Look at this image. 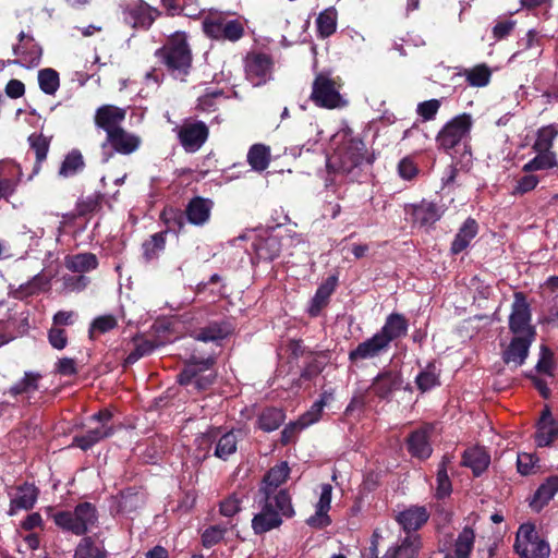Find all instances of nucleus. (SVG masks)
Masks as SVG:
<instances>
[{
    "label": "nucleus",
    "instance_id": "f257e3e1",
    "mask_svg": "<svg viewBox=\"0 0 558 558\" xmlns=\"http://www.w3.org/2000/svg\"><path fill=\"white\" fill-rule=\"evenodd\" d=\"M375 154L369 151L360 137H345L328 159L329 172L341 174L351 182H362L367 179Z\"/></svg>",
    "mask_w": 558,
    "mask_h": 558
},
{
    "label": "nucleus",
    "instance_id": "f03ea898",
    "mask_svg": "<svg viewBox=\"0 0 558 558\" xmlns=\"http://www.w3.org/2000/svg\"><path fill=\"white\" fill-rule=\"evenodd\" d=\"M258 505L260 511L252 519V529L257 535L279 527L281 517L290 519L295 514L288 489H279L275 496H260Z\"/></svg>",
    "mask_w": 558,
    "mask_h": 558
},
{
    "label": "nucleus",
    "instance_id": "7ed1b4c3",
    "mask_svg": "<svg viewBox=\"0 0 558 558\" xmlns=\"http://www.w3.org/2000/svg\"><path fill=\"white\" fill-rule=\"evenodd\" d=\"M155 57L172 76H186L193 62L187 35L184 32L173 33L167 38L163 46L155 51Z\"/></svg>",
    "mask_w": 558,
    "mask_h": 558
},
{
    "label": "nucleus",
    "instance_id": "20e7f679",
    "mask_svg": "<svg viewBox=\"0 0 558 558\" xmlns=\"http://www.w3.org/2000/svg\"><path fill=\"white\" fill-rule=\"evenodd\" d=\"M52 520L63 532L85 537L89 531L98 527L99 513L94 504L83 501L78 502L73 511H57L52 514Z\"/></svg>",
    "mask_w": 558,
    "mask_h": 558
},
{
    "label": "nucleus",
    "instance_id": "39448f33",
    "mask_svg": "<svg viewBox=\"0 0 558 558\" xmlns=\"http://www.w3.org/2000/svg\"><path fill=\"white\" fill-rule=\"evenodd\" d=\"M473 119L470 113H461L449 120L437 133L436 145L438 149L446 154L457 151L459 146H463V153L471 156V130Z\"/></svg>",
    "mask_w": 558,
    "mask_h": 558
},
{
    "label": "nucleus",
    "instance_id": "423d86ee",
    "mask_svg": "<svg viewBox=\"0 0 558 558\" xmlns=\"http://www.w3.org/2000/svg\"><path fill=\"white\" fill-rule=\"evenodd\" d=\"M215 364L216 359L213 356L199 359L192 355L184 363L182 371L177 375V381L181 386L193 385L199 391L206 390L215 383Z\"/></svg>",
    "mask_w": 558,
    "mask_h": 558
},
{
    "label": "nucleus",
    "instance_id": "0eeeda50",
    "mask_svg": "<svg viewBox=\"0 0 558 558\" xmlns=\"http://www.w3.org/2000/svg\"><path fill=\"white\" fill-rule=\"evenodd\" d=\"M341 86L339 77L333 78L330 73L320 72L316 74L313 81L310 99L319 108L336 109L343 107L347 102L340 94Z\"/></svg>",
    "mask_w": 558,
    "mask_h": 558
},
{
    "label": "nucleus",
    "instance_id": "6e6552de",
    "mask_svg": "<svg viewBox=\"0 0 558 558\" xmlns=\"http://www.w3.org/2000/svg\"><path fill=\"white\" fill-rule=\"evenodd\" d=\"M123 23L135 31L147 32L161 11L144 0L124 1L120 4Z\"/></svg>",
    "mask_w": 558,
    "mask_h": 558
},
{
    "label": "nucleus",
    "instance_id": "1a4fd4ad",
    "mask_svg": "<svg viewBox=\"0 0 558 558\" xmlns=\"http://www.w3.org/2000/svg\"><path fill=\"white\" fill-rule=\"evenodd\" d=\"M514 549L521 558H548L550 554L549 544L539 537L531 523H524L519 527Z\"/></svg>",
    "mask_w": 558,
    "mask_h": 558
},
{
    "label": "nucleus",
    "instance_id": "9d476101",
    "mask_svg": "<svg viewBox=\"0 0 558 558\" xmlns=\"http://www.w3.org/2000/svg\"><path fill=\"white\" fill-rule=\"evenodd\" d=\"M141 143L140 136L125 131L123 128L114 130L106 135L101 143V162H109L114 154L131 155L140 148Z\"/></svg>",
    "mask_w": 558,
    "mask_h": 558
},
{
    "label": "nucleus",
    "instance_id": "9b49d317",
    "mask_svg": "<svg viewBox=\"0 0 558 558\" xmlns=\"http://www.w3.org/2000/svg\"><path fill=\"white\" fill-rule=\"evenodd\" d=\"M205 34L216 40L238 41L244 36V26L239 20H228L221 14H210L203 22Z\"/></svg>",
    "mask_w": 558,
    "mask_h": 558
},
{
    "label": "nucleus",
    "instance_id": "f8f14e48",
    "mask_svg": "<svg viewBox=\"0 0 558 558\" xmlns=\"http://www.w3.org/2000/svg\"><path fill=\"white\" fill-rule=\"evenodd\" d=\"M175 132L180 145L189 154L198 151L209 137V128L201 120L187 119Z\"/></svg>",
    "mask_w": 558,
    "mask_h": 558
},
{
    "label": "nucleus",
    "instance_id": "ddd939ff",
    "mask_svg": "<svg viewBox=\"0 0 558 558\" xmlns=\"http://www.w3.org/2000/svg\"><path fill=\"white\" fill-rule=\"evenodd\" d=\"M531 310L523 292L514 293L512 311L509 316V329L513 336L536 338L535 327L531 325Z\"/></svg>",
    "mask_w": 558,
    "mask_h": 558
},
{
    "label": "nucleus",
    "instance_id": "4468645a",
    "mask_svg": "<svg viewBox=\"0 0 558 558\" xmlns=\"http://www.w3.org/2000/svg\"><path fill=\"white\" fill-rule=\"evenodd\" d=\"M274 62L269 54L252 52L245 58V75L253 86H262L271 78Z\"/></svg>",
    "mask_w": 558,
    "mask_h": 558
},
{
    "label": "nucleus",
    "instance_id": "2eb2a0df",
    "mask_svg": "<svg viewBox=\"0 0 558 558\" xmlns=\"http://www.w3.org/2000/svg\"><path fill=\"white\" fill-rule=\"evenodd\" d=\"M402 373L393 368H384L373 379L367 391H372L380 400H390L393 393L402 388Z\"/></svg>",
    "mask_w": 558,
    "mask_h": 558
},
{
    "label": "nucleus",
    "instance_id": "dca6fc26",
    "mask_svg": "<svg viewBox=\"0 0 558 558\" xmlns=\"http://www.w3.org/2000/svg\"><path fill=\"white\" fill-rule=\"evenodd\" d=\"M19 44L13 47V53L19 57L11 61L14 64H20L25 68L37 66L40 62L43 49L35 41L32 35L21 32L17 36Z\"/></svg>",
    "mask_w": 558,
    "mask_h": 558
},
{
    "label": "nucleus",
    "instance_id": "f3484780",
    "mask_svg": "<svg viewBox=\"0 0 558 558\" xmlns=\"http://www.w3.org/2000/svg\"><path fill=\"white\" fill-rule=\"evenodd\" d=\"M203 439L210 445L216 442L214 456L223 461L238 449L239 437L233 429L220 435V428H211L203 435Z\"/></svg>",
    "mask_w": 558,
    "mask_h": 558
},
{
    "label": "nucleus",
    "instance_id": "a211bd4d",
    "mask_svg": "<svg viewBox=\"0 0 558 558\" xmlns=\"http://www.w3.org/2000/svg\"><path fill=\"white\" fill-rule=\"evenodd\" d=\"M432 426L425 425L412 430L407 439L405 446L411 457L418 460H427L433 453L430 444Z\"/></svg>",
    "mask_w": 558,
    "mask_h": 558
},
{
    "label": "nucleus",
    "instance_id": "6ab92c4d",
    "mask_svg": "<svg viewBox=\"0 0 558 558\" xmlns=\"http://www.w3.org/2000/svg\"><path fill=\"white\" fill-rule=\"evenodd\" d=\"M389 349L388 344L378 332H376L371 338L360 342L355 349L351 350L348 360L352 364H357L361 361L378 357L388 352Z\"/></svg>",
    "mask_w": 558,
    "mask_h": 558
},
{
    "label": "nucleus",
    "instance_id": "aec40b11",
    "mask_svg": "<svg viewBox=\"0 0 558 558\" xmlns=\"http://www.w3.org/2000/svg\"><path fill=\"white\" fill-rule=\"evenodd\" d=\"M214 201L203 196L192 197L185 208L186 221L195 227H204L210 221Z\"/></svg>",
    "mask_w": 558,
    "mask_h": 558
},
{
    "label": "nucleus",
    "instance_id": "412c9836",
    "mask_svg": "<svg viewBox=\"0 0 558 558\" xmlns=\"http://www.w3.org/2000/svg\"><path fill=\"white\" fill-rule=\"evenodd\" d=\"M126 116V111L123 108L113 105H102L97 108L94 117L95 125L106 132L109 135L110 132L119 130L120 125Z\"/></svg>",
    "mask_w": 558,
    "mask_h": 558
},
{
    "label": "nucleus",
    "instance_id": "4be33fe9",
    "mask_svg": "<svg viewBox=\"0 0 558 558\" xmlns=\"http://www.w3.org/2000/svg\"><path fill=\"white\" fill-rule=\"evenodd\" d=\"M414 223L421 227H430L435 225L444 215V209L435 202L422 199L417 204L410 205L407 210Z\"/></svg>",
    "mask_w": 558,
    "mask_h": 558
},
{
    "label": "nucleus",
    "instance_id": "5701e85b",
    "mask_svg": "<svg viewBox=\"0 0 558 558\" xmlns=\"http://www.w3.org/2000/svg\"><path fill=\"white\" fill-rule=\"evenodd\" d=\"M408 330V318L401 313L393 312L386 317L383 327L377 332L390 348L391 342L404 338Z\"/></svg>",
    "mask_w": 558,
    "mask_h": 558
},
{
    "label": "nucleus",
    "instance_id": "b1692460",
    "mask_svg": "<svg viewBox=\"0 0 558 558\" xmlns=\"http://www.w3.org/2000/svg\"><path fill=\"white\" fill-rule=\"evenodd\" d=\"M332 486L330 484H323L319 499L316 504V511L313 515L306 519V524L313 529L322 530L331 524V519L328 514L331 505Z\"/></svg>",
    "mask_w": 558,
    "mask_h": 558
},
{
    "label": "nucleus",
    "instance_id": "393cba45",
    "mask_svg": "<svg viewBox=\"0 0 558 558\" xmlns=\"http://www.w3.org/2000/svg\"><path fill=\"white\" fill-rule=\"evenodd\" d=\"M534 340L535 338L525 336H513L509 345L502 352V361L507 365L512 363L515 368L523 365Z\"/></svg>",
    "mask_w": 558,
    "mask_h": 558
},
{
    "label": "nucleus",
    "instance_id": "a878e982",
    "mask_svg": "<svg viewBox=\"0 0 558 558\" xmlns=\"http://www.w3.org/2000/svg\"><path fill=\"white\" fill-rule=\"evenodd\" d=\"M428 519L429 512L425 506H411L396 515V521L408 535L420 530Z\"/></svg>",
    "mask_w": 558,
    "mask_h": 558
},
{
    "label": "nucleus",
    "instance_id": "bb28decb",
    "mask_svg": "<svg viewBox=\"0 0 558 558\" xmlns=\"http://www.w3.org/2000/svg\"><path fill=\"white\" fill-rule=\"evenodd\" d=\"M39 496V489L34 483L24 482L16 486L15 497L10 501L9 514L13 515L17 510H31Z\"/></svg>",
    "mask_w": 558,
    "mask_h": 558
},
{
    "label": "nucleus",
    "instance_id": "cd10ccee",
    "mask_svg": "<svg viewBox=\"0 0 558 558\" xmlns=\"http://www.w3.org/2000/svg\"><path fill=\"white\" fill-rule=\"evenodd\" d=\"M290 474V468L288 462H281L277 464L264 475L263 486L258 493L260 496H275L279 490L278 487L283 484Z\"/></svg>",
    "mask_w": 558,
    "mask_h": 558
},
{
    "label": "nucleus",
    "instance_id": "c85d7f7f",
    "mask_svg": "<svg viewBox=\"0 0 558 558\" xmlns=\"http://www.w3.org/2000/svg\"><path fill=\"white\" fill-rule=\"evenodd\" d=\"M461 464L470 468L473 476L480 477L490 464V454L484 447H471L464 450Z\"/></svg>",
    "mask_w": 558,
    "mask_h": 558
},
{
    "label": "nucleus",
    "instance_id": "c756f323",
    "mask_svg": "<svg viewBox=\"0 0 558 558\" xmlns=\"http://www.w3.org/2000/svg\"><path fill=\"white\" fill-rule=\"evenodd\" d=\"M338 284L337 276H329L324 280L317 288L315 295L311 300V305L308 307V315L311 317H317L322 310L326 307L329 303V299L331 294L335 292Z\"/></svg>",
    "mask_w": 558,
    "mask_h": 558
},
{
    "label": "nucleus",
    "instance_id": "7c9ffc66",
    "mask_svg": "<svg viewBox=\"0 0 558 558\" xmlns=\"http://www.w3.org/2000/svg\"><path fill=\"white\" fill-rule=\"evenodd\" d=\"M558 493V475H551L542 483L532 499L530 500V507L532 510L539 512L554 496Z\"/></svg>",
    "mask_w": 558,
    "mask_h": 558
},
{
    "label": "nucleus",
    "instance_id": "2f4dec72",
    "mask_svg": "<svg viewBox=\"0 0 558 558\" xmlns=\"http://www.w3.org/2000/svg\"><path fill=\"white\" fill-rule=\"evenodd\" d=\"M231 332L232 326L229 322H210L208 325L195 330L193 338L203 342L219 341L226 339Z\"/></svg>",
    "mask_w": 558,
    "mask_h": 558
},
{
    "label": "nucleus",
    "instance_id": "473e14b6",
    "mask_svg": "<svg viewBox=\"0 0 558 558\" xmlns=\"http://www.w3.org/2000/svg\"><path fill=\"white\" fill-rule=\"evenodd\" d=\"M478 233V223L472 217H469L458 230L453 241L451 242L450 252L452 255H458L463 252L471 243V241Z\"/></svg>",
    "mask_w": 558,
    "mask_h": 558
},
{
    "label": "nucleus",
    "instance_id": "72a5a7b5",
    "mask_svg": "<svg viewBox=\"0 0 558 558\" xmlns=\"http://www.w3.org/2000/svg\"><path fill=\"white\" fill-rule=\"evenodd\" d=\"M114 434L112 426H98L87 430L84 435H75L70 447H77L83 451L89 450L93 446L109 438Z\"/></svg>",
    "mask_w": 558,
    "mask_h": 558
},
{
    "label": "nucleus",
    "instance_id": "f704fd0d",
    "mask_svg": "<svg viewBox=\"0 0 558 558\" xmlns=\"http://www.w3.org/2000/svg\"><path fill=\"white\" fill-rule=\"evenodd\" d=\"M422 547L420 535H407L400 545L390 547L384 558H416Z\"/></svg>",
    "mask_w": 558,
    "mask_h": 558
},
{
    "label": "nucleus",
    "instance_id": "c9c22d12",
    "mask_svg": "<svg viewBox=\"0 0 558 558\" xmlns=\"http://www.w3.org/2000/svg\"><path fill=\"white\" fill-rule=\"evenodd\" d=\"M86 167L85 159L80 149L73 148L62 160L58 170V175L63 179L73 178L84 171Z\"/></svg>",
    "mask_w": 558,
    "mask_h": 558
},
{
    "label": "nucleus",
    "instance_id": "e433bc0d",
    "mask_svg": "<svg viewBox=\"0 0 558 558\" xmlns=\"http://www.w3.org/2000/svg\"><path fill=\"white\" fill-rule=\"evenodd\" d=\"M64 265L72 272L85 274L95 270L99 262L94 253L85 252L66 256Z\"/></svg>",
    "mask_w": 558,
    "mask_h": 558
},
{
    "label": "nucleus",
    "instance_id": "4c0bfd02",
    "mask_svg": "<svg viewBox=\"0 0 558 558\" xmlns=\"http://www.w3.org/2000/svg\"><path fill=\"white\" fill-rule=\"evenodd\" d=\"M286 420V413L282 409L267 407L257 416V427L265 433L278 429Z\"/></svg>",
    "mask_w": 558,
    "mask_h": 558
},
{
    "label": "nucleus",
    "instance_id": "58836bf2",
    "mask_svg": "<svg viewBox=\"0 0 558 558\" xmlns=\"http://www.w3.org/2000/svg\"><path fill=\"white\" fill-rule=\"evenodd\" d=\"M253 245L256 257L264 262H272L281 252V242L275 235L257 239Z\"/></svg>",
    "mask_w": 558,
    "mask_h": 558
},
{
    "label": "nucleus",
    "instance_id": "ea45409f",
    "mask_svg": "<svg viewBox=\"0 0 558 558\" xmlns=\"http://www.w3.org/2000/svg\"><path fill=\"white\" fill-rule=\"evenodd\" d=\"M160 221H162L166 226V230L168 232H173L175 234L181 233L185 228V214L184 210L180 208L166 206L159 215Z\"/></svg>",
    "mask_w": 558,
    "mask_h": 558
},
{
    "label": "nucleus",
    "instance_id": "a19ab883",
    "mask_svg": "<svg viewBox=\"0 0 558 558\" xmlns=\"http://www.w3.org/2000/svg\"><path fill=\"white\" fill-rule=\"evenodd\" d=\"M414 381L422 393L440 386V373L437 369L435 362L427 363L425 368L416 375Z\"/></svg>",
    "mask_w": 558,
    "mask_h": 558
},
{
    "label": "nucleus",
    "instance_id": "79ce46f5",
    "mask_svg": "<svg viewBox=\"0 0 558 558\" xmlns=\"http://www.w3.org/2000/svg\"><path fill=\"white\" fill-rule=\"evenodd\" d=\"M43 378L40 373L25 372L21 380L12 385L8 392L16 398L21 395H31L39 389V380Z\"/></svg>",
    "mask_w": 558,
    "mask_h": 558
},
{
    "label": "nucleus",
    "instance_id": "37998d69",
    "mask_svg": "<svg viewBox=\"0 0 558 558\" xmlns=\"http://www.w3.org/2000/svg\"><path fill=\"white\" fill-rule=\"evenodd\" d=\"M168 230L157 232L142 244L143 258L148 263L159 257L166 248V236Z\"/></svg>",
    "mask_w": 558,
    "mask_h": 558
},
{
    "label": "nucleus",
    "instance_id": "c03bdc74",
    "mask_svg": "<svg viewBox=\"0 0 558 558\" xmlns=\"http://www.w3.org/2000/svg\"><path fill=\"white\" fill-rule=\"evenodd\" d=\"M337 10L330 7L322 11L316 19L317 34L320 38H328L337 29Z\"/></svg>",
    "mask_w": 558,
    "mask_h": 558
},
{
    "label": "nucleus",
    "instance_id": "a18cd8bd",
    "mask_svg": "<svg viewBox=\"0 0 558 558\" xmlns=\"http://www.w3.org/2000/svg\"><path fill=\"white\" fill-rule=\"evenodd\" d=\"M450 463V459L448 456H444L440 463L438 464L437 476H436V493L435 497L437 499H445L449 497L452 492V484L448 475V464Z\"/></svg>",
    "mask_w": 558,
    "mask_h": 558
},
{
    "label": "nucleus",
    "instance_id": "49530a36",
    "mask_svg": "<svg viewBox=\"0 0 558 558\" xmlns=\"http://www.w3.org/2000/svg\"><path fill=\"white\" fill-rule=\"evenodd\" d=\"M247 162L253 170L262 172L270 162V149L263 144H254L247 153Z\"/></svg>",
    "mask_w": 558,
    "mask_h": 558
},
{
    "label": "nucleus",
    "instance_id": "de8ad7c7",
    "mask_svg": "<svg viewBox=\"0 0 558 558\" xmlns=\"http://www.w3.org/2000/svg\"><path fill=\"white\" fill-rule=\"evenodd\" d=\"M107 556L104 547L96 545L93 537L85 536L77 544L73 558H107Z\"/></svg>",
    "mask_w": 558,
    "mask_h": 558
},
{
    "label": "nucleus",
    "instance_id": "09e8293b",
    "mask_svg": "<svg viewBox=\"0 0 558 558\" xmlns=\"http://www.w3.org/2000/svg\"><path fill=\"white\" fill-rule=\"evenodd\" d=\"M475 533L473 529L465 526L454 542V557L470 558L474 547Z\"/></svg>",
    "mask_w": 558,
    "mask_h": 558
},
{
    "label": "nucleus",
    "instance_id": "8fccbe9b",
    "mask_svg": "<svg viewBox=\"0 0 558 558\" xmlns=\"http://www.w3.org/2000/svg\"><path fill=\"white\" fill-rule=\"evenodd\" d=\"M537 155L522 167L525 173L548 170L557 166L556 154L554 151H536Z\"/></svg>",
    "mask_w": 558,
    "mask_h": 558
},
{
    "label": "nucleus",
    "instance_id": "3c124183",
    "mask_svg": "<svg viewBox=\"0 0 558 558\" xmlns=\"http://www.w3.org/2000/svg\"><path fill=\"white\" fill-rule=\"evenodd\" d=\"M558 135V125L549 124L538 129L536 140L532 146L534 151H551L555 138Z\"/></svg>",
    "mask_w": 558,
    "mask_h": 558
},
{
    "label": "nucleus",
    "instance_id": "603ef678",
    "mask_svg": "<svg viewBox=\"0 0 558 558\" xmlns=\"http://www.w3.org/2000/svg\"><path fill=\"white\" fill-rule=\"evenodd\" d=\"M28 141H29L31 148L35 151V156H36V161H35L33 171H34V173H38V171L40 170L41 163L47 158V155L49 151V146H50V141L43 134H35V133L28 137Z\"/></svg>",
    "mask_w": 558,
    "mask_h": 558
},
{
    "label": "nucleus",
    "instance_id": "864d4df0",
    "mask_svg": "<svg viewBox=\"0 0 558 558\" xmlns=\"http://www.w3.org/2000/svg\"><path fill=\"white\" fill-rule=\"evenodd\" d=\"M464 76L470 86L484 87L489 83L492 72L487 64L482 63L464 70Z\"/></svg>",
    "mask_w": 558,
    "mask_h": 558
},
{
    "label": "nucleus",
    "instance_id": "5fc2aeb1",
    "mask_svg": "<svg viewBox=\"0 0 558 558\" xmlns=\"http://www.w3.org/2000/svg\"><path fill=\"white\" fill-rule=\"evenodd\" d=\"M38 84L47 95H54L60 86L59 73L51 68L41 69L38 72Z\"/></svg>",
    "mask_w": 558,
    "mask_h": 558
},
{
    "label": "nucleus",
    "instance_id": "6e6d98bb",
    "mask_svg": "<svg viewBox=\"0 0 558 558\" xmlns=\"http://www.w3.org/2000/svg\"><path fill=\"white\" fill-rule=\"evenodd\" d=\"M327 361L328 360L324 359V356L311 357L301 371L300 378L296 384L301 385V381H311L316 378L325 369Z\"/></svg>",
    "mask_w": 558,
    "mask_h": 558
},
{
    "label": "nucleus",
    "instance_id": "4d7b16f0",
    "mask_svg": "<svg viewBox=\"0 0 558 558\" xmlns=\"http://www.w3.org/2000/svg\"><path fill=\"white\" fill-rule=\"evenodd\" d=\"M558 439V422H550L548 424L537 425L535 433V441L538 447L550 446Z\"/></svg>",
    "mask_w": 558,
    "mask_h": 558
},
{
    "label": "nucleus",
    "instance_id": "13d9d810",
    "mask_svg": "<svg viewBox=\"0 0 558 558\" xmlns=\"http://www.w3.org/2000/svg\"><path fill=\"white\" fill-rule=\"evenodd\" d=\"M118 326L116 316L108 314L97 316L89 326L88 336L89 339H95L96 333H106Z\"/></svg>",
    "mask_w": 558,
    "mask_h": 558
},
{
    "label": "nucleus",
    "instance_id": "bf43d9fd",
    "mask_svg": "<svg viewBox=\"0 0 558 558\" xmlns=\"http://www.w3.org/2000/svg\"><path fill=\"white\" fill-rule=\"evenodd\" d=\"M104 197L105 196L101 192H95L80 199L76 205L78 216H86L99 210L101 208Z\"/></svg>",
    "mask_w": 558,
    "mask_h": 558
},
{
    "label": "nucleus",
    "instance_id": "052dcab7",
    "mask_svg": "<svg viewBox=\"0 0 558 558\" xmlns=\"http://www.w3.org/2000/svg\"><path fill=\"white\" fill-rule=\"evenodd\" d=\"M556 367V363L554 360V352L550 348L545 344L541 345L539 350V359L535 366L537 373L545 374L548 376H554V369Z\"/></svg>",
    "mask_w": 558,
    "mask_h": 558
},
{
    "label": "nucleus",
    "instance_id": "680f3d73",
    "mask_svg": "<svg viewBox=\"0 0 558 558\" xmlns=\"http://www.w3.org/2000/svg\"><path fill=\"white\" fill-rule=\"evenodd\" d=\"M228 532L226 525H210L202 534V544L206 548H210L222 541L225 534Z\"/></svg>",
    "mask_w": 558,
    "mask_h": 558
},
{
    "label": "nucleus",
    "instance_id": "e2e57ef3",
    "mask_svg": "<svg viewBox=\"0 0 558 558\" xmlns=\"http://www.w3.org/2000/svg\"><path fill=\"white\" fill-rule=\"evenodd\" d=\"M155 344L149 340H142L141 342L135 344V348L128 354L124 360V366L133 365L141 357L149 355L155 350Z\"/></svg>",
    "mask_w": 558,
    "mask_h": 558
},
{
    "label": "nucleus",
    "instance_id": "0e129e2a",
    "mask_svg": "<svg viewBox=\"0 0 558 558\" xmlns=\"http://www.w3.org/2000/svg\"><path fill=\"white\" fill-rule=\"evenodd\" d=\"M539 183L538 175L533 174L532 172L526 173L525 175L521 177L517 181V185L514 186L512 191V195H524L531 191H533L537 184Z\"/></svg>",
    "mask_w": 558,
    "mask_h": 558
},
{
    "label": "nucleus",
    "instance_id": "69168bd1",
    "mask_svg": "<svg viewBox=\"0 0 558 558\" xmlns=\"http://www.w3.org/2000/svg\"><path fill=\"white\" fill-rule=\"evenodd\" d=\"M519 50L517 51V54H520L526 50L530 49H536V54H541V38L538 37V34L534 29H530L524 37H522L519 43Z\"/></svg>",
    "mask_w": 558,
    "mask_h": 558
},
{
    "label": "nucleus",
    "instance_id": "338daca9",
    "mask_svg": "<svg viewBox=\"0 0 558 558\" xmlns=\"http://www.w3.org/2000/svg\"><path fill=\"white\" fill-rule=\"evenodd\" d=\"M441 106L440 100L429 99L417 105V114L423 118L424 121L433 120Z\"/></svg>",
    "mask_w": 558,
    "mask_h": 558
},
{
    "label": "nucleus",
    "instance_id": "774afa93",
    "mask_svg": "<svg viewBox=\"0 0 558 558\" xmlns=\"http://www.w3.org/2000/svg\"><path fill=\"white\" fill-rule=\"evenodd\" d=\"M537 461L538 459L534 454L527 452L519 453L517 458L518 472L523 476L532 474Z\"/></svg>",
    "mask_w": 558,
    "mask_h": 558
}]
</instances>
